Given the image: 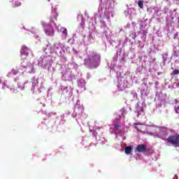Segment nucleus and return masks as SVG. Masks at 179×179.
<instances>
[{"label": "nucleus", "instance_id": "11", "mask_svg": "<svg viewBox=\"0 0 179 179\" xmlns=\"http://www.w3.org/2000/svg\"><path fill=\"white\" fill-rule=\"evenodd\" d=\"M13 2H15V6H20V5H22L20 1H16V0H13Z\"/></svg>", "mask_w": 179, "mask_h": 179}, {"label": "nucleus", "instance_id": "5", "mask_svg": "<svg viewBox=\"0 0 179 179\" xmlns=\"http://www.w3.org/2000/svg\"><path fill=\"white\" fill-rule=\"evenodd\" d=\"M29 51H30V49L27 46L23 45L21 48L20 54L21 55H26V57H27L29 55Z\"/></svg>", "mask_w": 179, "mask_h": 179}, {"label": "nucleus", "instance_id": "12", "mask_svg": "<svg viewBox=\"0 0 179 179\" xmlns=\"http://www.w3.org/2000/svg\"><path fill=\"white\" fill-rule=\"evenodd\" d=\"M175 111L176 114H179V106H175Z\"/></svg>", "mask_w": 179, "mask_h": 179}, {"label": "nucleus", "instance_id": "10", "mask_svg": "<svg viewBox=\"0 0 179 179\" xmlns=\"http://www.w3.org/2000/svg\"><path fill=\"white\" fill-rule=\"evenodd\" d=\"M178 73H179V71L177 70V69H176V70H174V71L171 73V76H174L175 75H178Z\"/></svg>", "mask_w": 179, "mask_h": 179}, {"label": "nucleus", "instance_id": "6", "mask_svg": "<svg viewBox=\"0 0 179 179\" xmlns=\"http://www.w3.org/2000/svg\"><path fill=\"white\" fill-rule=\"evenodd\" d=\"M134 125H136L135 129L138 131L139 132H142V130L143 129V124L134 122Z\"/></svg>", "mask_w": 179, "mask_h": 179}, {"label": "nucleus", "instance_id": "9", "mask_svg": "<svg viewBox=\"0 0 179 179\" xmlns=\"http://www.w3.org/2000/svg\"><path fill=\"white\" fill-rule=\"evenodd\" d=\"M138 5L141 9H143V1H138Z\"/></svg>", "mask_w": 179, "mask_h": 179}, {"label": "nucleus", "instance_id": "3", "mask_svg": "<svg viewBox=\"0 0 179 179\" xmlns=\"http://www.w3.org/2000/svg\"><path fill=\"white\" fill-rule=\"evenodd\" d=\"M43 31L45 33L46 36H48L49 37L55 36V31L51 24H45L43 26Z\"/></svg>", "mask_w": 179, "mask_h": 179}, {"label": "nucleus", "instance_id": "4", "mask_svg": "<svg viewBox=\"0 0 179 179\" xmlns=\"http://www.w3.org/2000/svg\"><path fill=\"white\" fill-rule=\"evenodd\" d=\"M135 152H138V153H145L148 152V148H146V145L145 144L138 145L135 148Z\"/></svg>", "mask_w": 179, "mask_h": 179}, {"label": "nucleus", "instance_id": "14", "mask_svg": "<svg viewBox=\"0 0 179 179\" xmlns=\"http://www.w3.org/2000/svg\"><path fill=\"white\" fill-rule=\"evenodd\" d=\"M114 127H115V128H120L119 124H114Z\"/></svg>", "mask_w": 179, "mask_h": 179}, {"label": "nucleus", "instance_id": "13", "mask_svg": "<svg viewBox=\"0 0 179 179\" xmlns=\"http://www.w3.org/2000/svg\"><path fill=\"white\" fill-rule=\"evenodd\" d=\"M122 115L125 117V115H127V110H122Z\"/></svg>", "mask_w": 179, "mask_h": 179}, {"label": "nucleus", "instance_id": "7", "mask_svg": "<svg viewBox=\"0 0 179 179\" xmlns=\"http://www.w3.org/2000/svg\"><path fill=\"white\" fill-rule=\"evenodd\" d=\"M132 148H133L132 145H129V146L126 147L124 148V153L126 155H131V153L132 152Z\"/></svg>", "mask_w": 179, "mask_h": 179}, {"label": "nucleus", "instance_id": "1", "mask_svg": "<svg viewBox=\"0 0 179 179\" xmlns=\"http://www.w3.org/2000/svg\"><path fill=\"white\" fill-rule=\"evenodd\" d=\"M162 141H166L168 143H171L174 148H177L179 145V134L169 136L167 138H162Z\"/></svg>", "mask_w": 179, "mask_h": 179}, {"label": "nucleus", "instance_id": "8", "mask_svg": "<svg viewBox=\"0 0 179 179\" xmlns=\"http://www.w3.org/2000/svg\"><path fill=\"white\" fill-rule=\"evenodd\" d=\"M60 31H61V33H62V34H63V36H64V37H66V36H68V30L66 29V28L62 27L60 29Z\"/></svg>", "mask_w": 179, "mask_h": 179}, {"label": "nucleus", "instance_id": "2", "mask_svg": "<svg viewBox=\"0 0 179 179\" xmlns=\"http://www.w3.org/2000/svg\"><path fill=\"white\" fill-rule=\"evenodd\" d=\"M85 64H87V62H90L91 64H96V66H99L100 65V61H101V57L100 55H94V56L85 59Z\"/></svg>", "mask_w": 179, "mask_h": 179}, {"label": "nucleus", "instance_id": "15", "mask_svg": "<svg viewBox=\"0 0 179 179\" xmlns=\"http://www.w3.org/2000/svg\"><path fill=\"white\" fill-rule=\"evenodd\" d=\"M62 78H64V76H65V74H64V73H62Z\"/></svg>", "mask_w": 179, "mask_h": 179}]
</instances>
